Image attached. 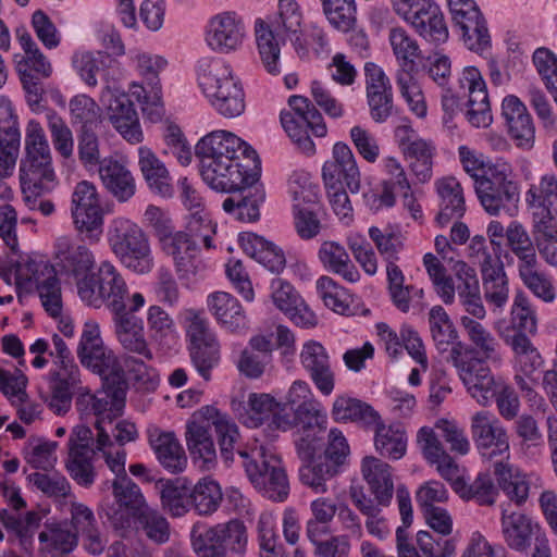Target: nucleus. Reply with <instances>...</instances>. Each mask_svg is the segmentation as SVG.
<instances>
[{
	"label": "nucleus",
	"instance_id": "obj_27",
	"mask_svg": "<svg viewBox=\"0 0 557 557\" xmlns=\"http://www.w3.org/2000/svg\"><path fill=\"white\" fill-rule=\"evenodd\" d=\"M460 87L468 90L467 121L474 127H487L492 123V112L485 81L474 66L463 69L459 78Z\"/></svg>",
	"mask_w": 557,
	"mask_h": 557
},
{
	"label": "nucleus",
	"instance_id": "obj_11",
	"mask_svg": "<svg viewBox=\"0 0 557 557\" xmlns=\"http://www.w3.org/2000/svg\"><path fill=\"white\" fill-rule=\"evenodd\" d=\"M190 541L197 557H226L227 552L240 556L246 553L248 545L247 528L238 519L208 528L194 525Z\"/></svg>",
	"mask_w": 557,
	"mask_h": 557
},
{
	"label": "nucleus",
	"instance_id": "obj_46",
	"mask_svg": "<svg viewBox=\"0 0 557 557\" xmlns=\"http://www.w3.org/2000/svg\"><path fill=\"white\" fill-rule=\"evenodd\" d=\"M40 549L51 556L71 553L77 545V534L67 522H47L38 535Z\"/></svg>",
	"mask_w": 557,
	"mask_h": 557
},
{
	"label": "nucleus",
	"instance_id": "obj_51",
	"mask_svg": "<svg viewBox=\"0 0 557 557\" xmlns=\"http://www.w3.org/2000/svg\"><path fill=\"white\" fill-rule=\"evenodd\" d=\"M460 324L465 329L469 341L482 354L483 357L481 359L485 363L486 360L500 362V346L494 335L485 326L468 315L460 318Z\"/></svg>",
	"mask_w": 557,
	"mask_h": 557
},
{
	"label": "nucleus",
	"instance_id": "obj_47",
	"mask_svg": "<svg viewBox=\"0 0 557 557\" xmlns=\"http://www.w3.org/2000/svg\"><path fill=\"white\" fill-rule=\"evenodd\" d=\"M318 255L326 270L341 275L350 283H356L360 280L358 269L341 244L332 240L324 242L321 244Z\"/></svg>",
	"mask_w": 557,
	"mask_h": 557
},
{
	"label": "nucleus",
	"instance_id": "obj_9",
	"mask_svg": "<svg viewBox=\"0 0 557 557\" xmlns=\"http://www.w3.org/2000/svg\"><path fill=\"white\" fill-rule=\"evenodd\" d=\"M108 242L121 263L136 274L153 269V256L145 232L126 218H115L108 230Z\"/></svg>",
	"mask_w": 557,
	"mask_h": 557
},
{
	"label": "nucleus",
	"instance_id": "obj_32",
	"mask_svg": "<svg viewBox=\"0 0 557 557\" xmlns=\"http://www.w3.org/2000/svg\"><path fill=\"white\" fill-rule=\"evenodd\" d=\"M271 298L276 308L283 311L295 324L301 327H312L317 324L315 314L304 305V301L288 282L282 278L272 280Z\"/></svg>",
	"mask_w": 557,
	"mask_h": 557
},
{
	"label": "nucleus",
	"instance_id": "obj_23",
	"mask_svg": "<svg viewBox=\"0 0 557 557\" xmlns=\"http://www.w3.org/2000/svg\"><path fill=\"white\" fill-rule=\"evenodd\" d=\"M77 357L84 367L99 375H108V373L123 370L114 352L104 346L100 327L92 320L84 324L77 347Z\"/></svg>",
	"mask_w": 557,
	"mask_h": 557
},
{
	"label": "nucleus",
	"instance_id": "obj_59",
	"mask_svg": "<svg viewBox=\"0 0 557 557\" xmlns=\"http://www.w3.org/2000/svg\"><path fill=\"white\" fill-rule=\"evenodd\" d=\"M388 39L393 52L399 62L398 71L413 73L416 69L414 59L418 58L420 52L417 41L401 27L392 28Z\"/></svg>",
	"mask_w": 557,
	"mask_h": 557
},
{
	"label": "nucleus",
	"instance_id": "obj_54",
	"mask_svg": "<svg viewBox=\"0 0 557 557\" xmlns=\"http://www.w3.org/2000/svg\"><path fill=\"white\" fill-rule=\"evenodd\" d=\"M191 509L199 516H210L218 510L223 493L220 484L211 478H203L191 486Z\"/></svg>",
	"mask_w": 557,
	"mask_h": 557
},
{
	"label": "nucleus",
	"instance_id": "obj_36",
	"mask_svg": "<svg viewBox=\"0 0 557 557\" xmlns=\"http://www.w3.org/2000/svg\"><path fill=\"white\" fill-rule=\"evenodd\" d=\"M209 312L230 332L246 327V315L237 298L226 292H214L207 297Z\"/></svg>",
	"mask_w": 557,
	"mask_h": 557
},
{
	"label": "nucleus",
	"instance_id": "obj_2",
	"mask_svg": "<svg viewBox=\"0 0 557 557\" xmlns=\"http://www.w3.org/2000/svg\"><path fill=\"white\" fill-rule=\"evenodd\" d=\"M92 431L85 425L75 426L69 437V456L65 461L66 470L70 476L81 486L90 487L96 480L94 459L96 450L103 454L106 463L115 474V478L128 476L125 470L126 453L122 447L113 450V443L109 438L102 447L99 445V435H97V445L94 448Z\"/></svg>",
	"mask_w": 557,
	"mask_h": 557
},
{
	"label": "nucleus",
	"instance_id": "obj_31",
	"mask_svg": "<svg viewBox=\"0 0 557 557\" xmlns=\"http://www.w3.org/2000/svg\"><path fill=\"white\" fill-rule=\"evenodd\" d=\"M148 442L159 463L166 471L180 473L186 468L187 457L174 432L163 431L157 426L150 428Z\"/></svg>",
	"mask_w": 557,
	"mask_h": 557
},
{
	"label": "nucleus",
	"instance_id": "obj_58",
	"mask_svg": "<svg viewBox=\"0 0 557 557\" xmlns=\"http://www.w3.org/2000/svg\"><path fill=\"white\" fill-rule=\"evenodd\" d=\"M137 530L141 531L151 542L164 544L170 539V523L168 519L156 508H144L137 517L134 518Z\"/></svg>",
	"mask_w": 557,
	"mask_h": 557
},
{
	"label": "nucleus",
	"instance_id": "obj_20",
	"mask_svg": "<svg viewBox=\"0 0 557 557\" xmlns=\"http://www.w3.org/2000/svg\"><path fill=\"white\" fill-rule=\"evenodd\" d=\"M248 37L244 17L236 11L212 15L206 26L205 40L215 53L230 54L243 49Z\"/></svg>",
	"mask_w": 557,
	"mask_h": 557
},
{
	"label": "nucleus",
	"instance_id": "obj_44",
	"mask_svg": "<svg viewBox=\"0 0 557 557\" xmlns=\"http://www.w3.org/2000/svg\"><path fill=\"white\" fill-rule=\"evenodd\" d=\"M4 109L8 114V125L1 127L0 133V178L10 177L14 173L21 145L17 120L10 102Z\"/></svg>",
	"mask_w": 557,
	"mask_h": 557
},
{
	"label": "nucleus",
	"instance_id": "obj_25",
	"mask_svg": "<svg viewBox=\"0 0 557 557\" xmlns=\"http://www.w3.org/2000/svg\"><path fill=\"white\" fill-rule=\"evenodd\" d=\"M101 101L107 104L109 121L122 137L131 144H139L144 136L129 96L107 86L102 91Z\"/></svg>",
	"mask_w": 557,
	"mask_h": 557
},
{
	"label": "nucleus",
	"instance_id": "obj_6",
	"mask_svg": "<svg viewBox=\"0 0 557 557\" xmlns=\"http://www.w3.org/2000/svg\"><path fill=\"white\" fill-rule=\"evenodd\" d=\"M246 475L264 497L283 502L289 494V482L275 447L255 440L237 450Z\"/></svg>",
	"mask_w": 557,
	"mask_h": 557
},
{
	"label": "nucleus",
	"instance_id": "obj_62",
	"mask_svg": "<svg viewBox=\"0 0 557 557\" xmlns=\"http://www.w3.org/2000/svg\"><path fill=\"white\" fill-rule=\"evenodd\" d=\"M396 84L409 110L419 119L428 114V106L423 91L413 73L397 71Z\"/></svg>",
	"mask_w": 557,
	"mask_h": 557
},
{
	"label": "nucleus",
	"instance_id": "obj_40",
	"mask_svg": "<svg viewBox=\"0 0 557 557\" xmlns=\"http://www.w3.org/2000/svg\"><path fill=\"white\" fill-rule=\"evenodd\" d=\"M341 472L337 462H329L320 457L305 462L298 471L300 482L317 494L336 490V476Z\"/></svg>",
	"mask_w": 557,
	"mask_h": 557
},
{
	"label": "nucleus",
	"instance_id": "obj_29",
	"mask_svg": "<svg viewBox=\"0 0 557 557\" xmlns=\"http://www.w3.org/2000/svg\"><path fill=\"white\" fill-rule=\"evenodd\" d=\"M57 264L69 276L74 277L76 287L83 278H90L96 259L92 251L83 243L66 236L59 237L54 244Z\"/></svg>",
	"mask_w": 557,
	"mask_h": 557
},
{
	"label": "nucleus",
	"instance_id": "obj_43",
	"mask_svg": "<svg viewBox=\"0 0 557 557\" xmlns=\"http://www.w3.org/2000/svg\"><path fill=\"white\" fill-rule=\"evenodd\" d=\"M156 487L162 508L172 517H183L191 509V485L186 479L160 480Z\"/></svg>",
	"mask_w": 557,
	"mask_h": 557
},
{
	"label": "nucleus",
	"instance_id": "obj_53",
	"mask_svg": "<svg viewBox=\"0 0 557 557\" xmlns=\"http://www.w3.org/2000/svg\"><path fill=\"white\" fill-rule=\"evenodd\" d=\"M502 329H511L510 334L516 335L522 333L525 335H534L537 331V320L535 310L532 308L529 298L522 293H517L510 310V324L505 325L498 323Z\"/></svg>",
	"mask_w": 557,
	"mask_h": 557
},
{
	"label": "nucleus",
	"instance_id": "obj_13",
	"mask_svg": "<svg viewBox=\"0 0 557 557\" xmlns=\"http://www.w3.org/2000/svg\"><path fill=\"white\" fill-rule=\"evenodd\" d=\"M511 173L510 164L497 161L490 166L483 178L476 181V196L491 215H498L502 211L513 215L516 212L519 188L511 180Z\"/></svg>",
	"mask_w": 557,
	"mask_h": 557
},
{
	"label": "nucleus",
	"instance_id": "obj_60",
	"mask_svg": "<svg viewBox=\"0 0 557 557\" xmlns=\"http://www.w3.org/2000/svg\"><path fill=\"white\" fill-rule=\"evenodd\" d=\"M484 298L492 311H502L509 299V281L505 269L482 275Z\"/></svg>",
	"mask_w": 557,
	"mask_h": 557
},
{
	"label": "nucleus",
	"instance_id": "obj_30",
	"mask_svg": "<svg viewBox=\"0 0 557 557\" xmlns=\"http://www.w3.org/2000/svg\"><path fill=\"white\" fill-rule=\"evenodd\" d=\"M438 199V212L435 222L444 227L455 220H459L466 212L463 188L454 176L438 178L434 183Z\"/></svg>",
	"mask_w": 557,
	"mask_h": 557
},
{
	"label": "nucleus",
	"instance_id": "obj_35",
	"mask_svg": "<svg viewBox=\"0 0 557 557\" xmlns=\"http://www.w3.org/2000/svg\"><path fill=\"white\" fill-rule=\"evenodd\" d=\"M496 331L504 343L511 348L517 372L530 377L543 363L537 348L525 334L511 335V329H502L500 325L496 327Z\"/></svg>",
	"mask_w": 557,
	"mask_h": 557
},
{
	"label": "nucleus",
	"instance_id": "obj_26",
	"mask_svg": "<svg viewBox=\"0 0 557 557\" xmlns=\"http://www.w3.org/2000/svg\"><path fill=\"white\" fill-rule=\"evenodd\" d=\"M500 529L504 542L509 548L527 553L533 542L545 532L532 517L511 510L510 504H502Z\"/></svg>",
	"mask_w": 557,
	"mask_h": 557
},
{
	"label": "nucleus",
	"instance_id": "obj_55",
	"mask_svg": "<svg viewBox=\"0 0 557 557\" xmlns=\"http://www.w3.org/2000/svg\"><path fill=\"white\" fill-rule=\"evenodd\" d=\"M525 201L536 212L546 209L557 215V176L553 173L544 174L537 183L531 184L525 193Z\"/></svg>",
	"mask_w": 557,
	"mask_h": 557
},
{
	"label": "nucleus",
	"instance_id": "obj_39",
	"mask_svg": "<svg viewBox=\"0 0 557 557\" xmlns=\"http://www.w3.org/2000/svg\"><path fill=\"white\" fill-rule=\"evenodd\" d=\"M53 274H55L54 268L47 261L25 257L17 260L9 273L1 272L0 277L10 284L13 276L16 288L28 290L34 286L38 288Z\"/></svg>",
	"mask_w": 557,
	"mask_h": 557
},
{
	"label": "nucleus",
	"instance_id": "obj_57",
	"mask_svg": "<svg viewBox=\"0 0 557 557\" xmlns=\"http://www.w3.org/2000/svg\"><path fill=\"white\" fill-rule=\"evenodd\" d=\"M395 136L409 163L411 161L433 160L434 145L432 141L418 137L410 125L398 126L395 129Z\"/></svg>",
	"mask_w": 557,
	"mask_h": 557
},
{
	"label": "nucleus",
	"instance_id": "obj_56",
	"mask_svg": "<svg viewBox=\"0 0 557 557\" xmlns=\"http://www.w3.org/2000/svg\"><path fill=\"white\" fill-rule=\"evenodd\" d=\"M64 371H51L49 408L57 414H64L72 404V388L79 382V374L72 380Z\"/></svg>",
	"mask_w": 557,
	"mask_h": 557
},
{
	"label": "nucleus",
	"instance_id": "obj_7",
	"mask_svg": "<svg viewBox=\"0 0 557 557\" xmlns=\"http://www.w3.org/2000/svg\"><path fill=\"white\" fill-rule=\"evenodd\" d=\"M302 13L295 0H280L277 16L272 25L262 18L255 21V37L260 60L271 75L281 73L280 39L297 41L301 30Z\"/></svg>",
	"mask_w": 557,
	"mask_h": 557
},
{
	"label": "nucleus",
	"instance_id": "obj_42",
	"mask_svg": "<svg viewBox=\"0 0 557 557\" xmlns=\"http://www.w3.org/2000/svg\"><path fill=\"white\" fill-rule=\"evenodd\" d=\"M99 176L106 188L121 202L135 194V180L128 169L113 159H104L99 164Z\"/></svg>",
	"mask_w": 557,
	"mask_h": 557
},
{
	"label": "nucleus",
	"instance_id": "obj_28",
	"mask_svg": "<svg viewBox=\"0 0 557 557\" xmlns=\"http://www.w3.org/2000/svg\"><path fill=\"white\" fill-rule=\"evenodd\" d=\"M299 360L315 388L323 396H330L335 388V373L326 348L318 341H307L301 347Z\"/></svg>",
	"mask_w": 557,
	"mask_h": 557
},
{
	"label": "nucleus",
	"instance_id": "obj_63",
	"mask_svg": "<svg viewBox=\"0 0 557 557\" xmlns=\"http://www.w3.org/2000/svg\"><path fill=\"white\" fill-rule=\"evenodd\" d=\"M69 110L72 125H78L81 131L92 128L100 120L99 106L85 94L72 97L69 102Z\"/></svg>",
	"mask_w": 557,
	"mask_h": 557
},
{
	"label": "nucleus",
	"instance_id": "obj_12",
	"mask_svg": "<svg viewBox=\"0 0 557 557\" xmlns=\"http://www.w3.org/2000/svg\"><path fill=\"white\" fill-rule=\"evenodd\" d=\"M78 296L95 308L104 304L111 312L127 308L132 297L124 277L110 261H102L90 278L78 283Z\"/></svg>",
	"mask_w": 557,
	"mask_h": 557
},
{
	"label": "nucleus",
	"instance_id": "obj_17",
	"mask_svg": "<svg viewBox=\"0 0 557 557\" xmlns=\"http://www.w3.org/2000/svg\"><path fill=\"white\" fill-rule=\"evenodd\" d=\"M429 323L436 349L442 354L448 352L446 360L456 368L460 380L462 370H471L475 361H483L459 341L458 332L442 306H434L430 310Z\"/></svg>",
	"mask_w": 557,
	"mask_h": 557
},
{
	"label": "nucleus",
	"instance_id": "obj_15",
	"mask_svg": "<svg viewBox=\"0 0 557 557\" xmlns=\"http://www.w3.org/2000/svg\"><path fill=\"white\" fill-rule=\"evenodd\" d=\"M114 500L102 506L103 515L111 528L120 535L133 531L134 518L148 507L140 487L129 478H115L112 482Z\"/></svg>",
	"mask_w": 557,
	"mask_h": 557
},
{
	"label": "nucleus",
	"instance_id": "obj_5",
	"mask_svg": "<svg viewBox=\"0 0 557 557\" xmlns=\"http://www.w3.org/2000/svg\"><path fill=\"white\" fill-rule=\"evenodd\" d=\"M198 85L211 107L225 117L245 111V92L231 65L221 58H203L197 65Z\"/></svg>",
	"mask_w": 557,
	"mask_h": 557
},
{
	"label": "nucleus",
	"instance_id": "obj_34",
	"mask_svg": "<svg viewBox=\"0 0 557 557\" xmlns=\"http://www.w3.org/2000/svg\"><path fill=\"white\" fill-rule=\"evenodd\" d=\"M361 473L376 503L388 506L394 495L391 466L376 457L368 456L361 461Z\"/></svg>",
	"mask_w": 557,
	"mask_h": 557
},
{
	"label": "nucleus",
	"instance_id": "obj_22",
	"mask_svg": "<svg viewBox=\"0 0 557 557\" xmlns=\"http://www.w3.org/2000/svg\"><path fill=\"white\" fill-rule=\"evenodd\" d=\"M239 159L224 158L222 161H210L199 166L202 181L212 189L221 193H233L252 185L259 178L260 170L255 168L247 172Z\"/></svg>",
	"mask_w": 557,
	"mask_h": 557
},
{
	"label": "nucleus",
	"instance_id": "obj_38",
	"mask_svg": "<svg viewBox=\"0 0 557 557\" xmlns=\"http://www.w3.org/2000/svg\"><path fill=\"white\" fill-rule=\"evenodd\" d=\"M331 417L338 423H359L370 428L380 420V413L366 401L347 394L337 395L332 404Z\"/></svg>",
	"mask_w": 557,
	"mask_h": 557
},
{
	"label": "nucleus",
	"instance_id": "obj_24",
	"mask_svg": "<svg viewBox=\"0 0 557 557\" xmlns=\"http://www.w3.org/2000/svg\"><path fill=\"white\" fill-rule=\"evenodd\" d=\"M325 188L336 189L346 186L351 194L361 188V174L350 147L343 141L334 144L332 156L322 166Z\"/></svg>",
	"mask_w": 557,
	"mask_h": 557
},
{
	"label": "nucleus",
	"instance_id": "obj_10",
	"mask_svg": "<svg viewBox=\"0 0 557 557\" xmlns=\"http://www.w3.org/2000/svg\"><path fill=\"white\" fill-rule=\"evenodd\" d=\"M180 321L189 342V355L199 375L210 381L211 371L220 361V344L210 321L202 309L185 308Z\"/></svg>",
	"mask_w": 557,
	"mask_h": 557
},
{
	"label": "nucleus",
	"instance_id": "obj_3",
	"mask_svg": "<svg viewBox=\"0 0 557 557\" xmlns=\"http://www.w3.org/2000/svg\"><path fill=\"white\" fill-rule=\"evenodd\" d=\"M207 422L190 421L186 425V443L195 461L203 470H211L216 463V450L210 433L212 424L218 436L221 457L226 465L234 459V444L239 437L236 423L225 413L207 408Z\"/></svg>",
	"mask_w": 557,
	"mask_h": 557
},
{
	"label": "nucleus",
	"instance_id": "obj_1",
	"mask_svg": "<svg viewBox=\"0 0 557 557\" xmlns=\"http://www.w3.org/2000/svg\"><path fill=\"white\" fill-rule=\"evenodd\" d=\"M474 446L483 461L492 463L493 473L503 492L516 505L524 504L530 486L540 478L527 474L506 460L509 458V437L506 428L491 411L480 410L470 420Z\"/></svg>",
	"mask_w": 557,
	"mask_h": 557
},
{
	"label": "nucleus",
	"instance_id": "obj_18",
	"mask_svg": "<svg viewBox=\"0 0 557 557\" xmlns=\"http://www.w3.org/2000/svg\"><path fill=\"white\" fill-rule=\"evenodd\" d=\"M145 302L141 293H134L127 308L112 312V323L115 338L124 350L152 360L153 354L145 336L144 321L135 314Z\"/></svg>",
	"mask_w": 557,
	"mask_h": 557
},
{
	"label": "nucleus",
	"instance_id": "obj_4",
	"mask_svg": "<svg viewBox=\"0 0 557 557\" xmlns=\"http://www.w3.org/2000/svg\"><path fill=\"white\" fill-rule=\"evenodd\" d=\"M24 156L20 162V182L29 202L52 191L58 185L52 157L44 128L30 120L26 126Z\"/></svg>",
	"mask_w": 557,
	"mask_h": 557
},
{
	"label": "nucleus",
	"instance_id": "obj_21",
	"mask_svg": "<svg viewBox=\"0 0 557 557\" xmlns=\"http://www.w3.org/2000/svg\"><path fill=\"white\" fill-rule=\"evenodd\" d=\"M72 218L76 230L89 244L99 242L102 234V210L96 187L83 181L72 195Z\"/></svg>",
	"mask_w": 557,
	"mask_h": 557
},
{
	"label": "nucleus",
	"instance_id": "obj_41",
	"mask_svg": "<svg viewBox=\"0 0 557 557\" xmlns=\"http://www.w3.org/2000/svg\"><path fill=\"white\" fill-rule=\"evenodd\" d=\"M239 240L244 251L270 272L278 274L285 269V255L273 243L252 233L240 236Z\"/></svg>",
	"mask_w": 557,
	"mask_h": 557
},
{
	"label": "nucleus",
	"instance_id": "obj_14",
	"mask_svg": "<svg viewBox=\"0 0 557 557\" xmlns=\"http://www.w3.org/2000/svg\"><path fill=\"white\" fill-rule=\"evenodd\" d=\"M288 111L281 112V123L297 148L310 156L315 151V145L309 136V131L317 137L327 133L321 113L306 97L294 95L288 99Z\"/></svg>",
	"mask_w": 557,
	"mask_h": 557
},
{
	"label": "nucleus",
	"instance_id": "obj_16",
	"mask_svg": "<svg viewBox=\"0 0 557 557\" xmlns=\"http://www.w3.org/2000/svg\"><path fill=\"white\" fill-rule=\"evenodd\" d=\"M100 376L102 389L89 397L88 405L96 417L95 428L99 435V445L102 447L109 441L107 425H111L113 419L123 412L127 383L124 380L123 370Z\"/></svg>",
	"mask_w": 557,
	"mask_h": 557
},
{
	"label": "nucleus",
	"instance_id": "obj_45",
	"mask_svg": "<svg viewBox=\"0 0 557 557\" xmlns=\"http://www.w3.org/2000/svg\"><path fill=\"white\" fill-rule=\"evenodd\" d=\"M280 404L267 393H249L247 400L234 407L238 420L247 428H259L268 422Z\"/></svg>",
	"mask_w": 557,
	"mask_h": 557
},
{
	"label": "nucleus",
	"instance_id": "obj_52",
	"mask_svg": "<svg viewBox=\"0 0 557 557\" xmlns=\"http://www.w3.org/2000/svg\"><path fill=\"white\" fill-rule=\"evenodd\" d=\"M416 32L430 42H444L448 38L443 13L440 7L432 1L426 9L413 18L410 24Z\"/></svg>",
	"mask_w": 557,
	"mask_h": 557
},
{
	"label": "nucleus",
	"instance_id": "obj_37",
	"mask_svg": "<svg viewBox=\"0 0 557 557\" xmlns=\"http://www.w3.org/2000/svg\"><path fill=\"white\" fill-rule=\"evenodd\" d=\"M138 165L149 189L163 198L173 195L171 175L164 163L148 147L138 148Z\"/></svg>",
	"mask_w": 557,
	"mask_h": 557
},
{
	"label": "nucleus",
	"instance_id": "obj_48",
	"mask_svg": "<svg viewBox=\"0 0 557 557\" xmlns=\"http://www.w3.org/2000/svg\"><path fill=\"white\" fill-rule=\"evenodd\" d=\"M214 149L223 152V159H239L240 156L252 161L255 169L260 170V159L255 149L235 134L227 131H213L201 138Z\"/></svg>",
	"mask_w": 557,
	"mask_h": 557
},
{
	"label": "nucleus",
	"instance_id": "obj_64",
	"mask_svg": "<svg viewBox=\"0 0 557 557\" xmlns=\"http://www.w3.org/2000/svg\"><path fill=\"white\" fill-rule=\"evenodd\" d=\"M387 288L393 304L403 312H408L414 287L405 285V275L395 263L386 264Z\"/></svg>",
	"mask_w": 557,
	"mask_h": 557
},
{
	"label": "nucleus",
	"instance_id": "obj_8",
	"mask_svg": "<svg viewBox=\"0 0 557 557\" xmlns=\"http://www.w3.org/2000/svg\"><path fill=\"white\" fill-rule=\"evenodd\" d=\"M471 369L461 373V382L470 396L484 407L494 399L499 416L506 421L518 418L521 405L516 391L496 379L484 361H475Z\"/></svg>",
	"mask_w": 557,
	"mask_h": 557
},
{
	"label": "nucleus",
	"instance_id": "obj_50",
	"mask_svg": "<svg viewBox=\"0 0 557 557\" xmlns=\"http://www.w3.org/2000/svg\"><path fill=\"white\" fill-rule=\"evenodd\" d=\"M507 246L517 258V269L524 270L529 267H535L539 262L534 240L530 237L524 226L511 221L506 228Z\"/></svg>",
	"mask_w": 557,
	"mask_h": 557
},
{
	"label": "nucleus",
	"instance_id": "obj_33",
	"mask_svg": "<svg viewBox=\"0 0 557 557\" xmlns=\"http://www.w3.org/2000/svg\"><path fill=\"white\" fill-rule=\"evenodd\" d=\"M502 114L517 146L530 149L534 143V126L525 106L516 96H507L502 103Z\"/></svg>",
	"mask_w": 557,
	"mask_h": 557
},
{
	"label": "nucleus",
	"instance_id": "obj_19",
	"mask_svg": "<svg viewBox=\"0 0 557 557\" xmlns=\"http://www.w3.org/2000/svg\"><path fill=\"white\" fill-rule=\"evenodd\" d=\"M136 62L137 69L145 81V85L134 83L129 89L131 94L141 103L144 114L151 122H158L164 115L158 75L166 65V61L159 55L141 53L137 55Z\"/></svg>",
	"mask_w": 557,
	"mask_h": 557
},
{
	"label": "nucleus",
	"instance_id": "obj_61",
	"mask_svg": "<svg viewBox=\"0 0 557 557\" xmlns=\"http://www.w3.org/2000/svg\"><path fill=\"white\" fill-rule=\"evenodd\" d=\"M317 292L324 305L334 312L343 315L352 314L349 294L333 278L321 276L317 281Z\"/></svg>",
	"mask_w": 557,
	"mask_h": 557
},
{
	"label": "nucleus",
	"instance_id": "obj_49",
	"mask_svg": "<svg viewBox=\"0 0 557 557\" xmlns=\"http://www.w3.org/2000/svg\"><path fill=\"white\" fill-rule=\"evenodd\" d=\"M374 429V446L376 451L393 460L400 459L407 450V435L399 425H385L380 417Z\"/></svg>",
	"mask_w": 557,
	"mask_h": 557
}]
</instances>
